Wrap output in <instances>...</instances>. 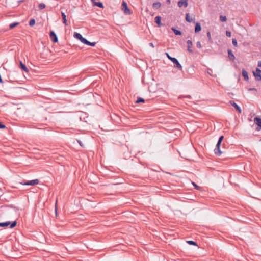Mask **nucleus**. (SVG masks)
I'll return each mask as SVG.
<instances>
[{"label": "nucleus", "instance_id": "nucleus-1", "mask_svg": "<svg viewBox=\"0 0 261 261\" xmlns=\"http://www.w3.org/2000/svg\"><path fill=\"white\" fill-rule=\"evenodd\" d=\"M74 37L80 40L83 43L90 45L91 46H94L96 44V42H90L88 40H87L86 38H84L81 34L78 33L77 32H75L74 33Z\"/></svg>", "mask_w": 261, "mask_h": 261}, {"label": "nucleus", "instance_id": "nucleus-2", "mask_svg": "<svg viewBox=\"0 0 261 261\" xmlns=\"http://www.w3.org/2000/svg\"><path fill=\"white\" fill-rule=\"evenodd\" d=\"M166 55L168 58L174 63L175 68L180 70H182V66L176 58L171 57L168 53H166Z\"/></svg>", "mask_w": 261, "mask_h": 261}, {"label": "nucleus", "instance_id": "nucleus-3", "mask_svg": "<svg viewBox=\"0 0 261 261\" xmlns=\"http://www.w3.org/2000/svg\"><path fill=\"white\" fill-rule=\"evenodd\" d=\"M17 225V222L16 221H13L11 222L10 221H7L5 222H1L0 223V227H5L10 225V228H13Z\"/></svg>", "mask_w": 261, "mask_h": 261}, {"label": "nucleus", "instance_id": "nucleus-4", "mask_svg": "<svg viewBox=\"0 0 261 261\" xmlns=\"http://www.w3.org/2000/svg\"><path fill=\"white\" fill-rule=\"evenodd\" d=\"M39 180L38 179L30 180V181H25L23 180L20 182V184L22 185H26V186H34L39 184Z\"/></svg>", "mask_w": 261, "mask_h": 261}, {"label": "nucleus", "instance_id": "nucleus-5", "mask_svg": "<svg viewBox=\"0 0 261 261\" xmlns=\"http://www.w3.org/2000/svg\"><path fill=\"white\" fill-rule=\"evenodd\" d=\"M121 9L123 12L126 15H130L132 14V12L130 9L128 8L127 6V4L126 2L123 1L121 5Z\"/></svg>", "mask_w": 261, "mask_h": 261}, {"label": "nucleus", "instance_id": "nucleus-6", "mask_svg": "<svg viewBox=\"0 0 261 261\" xmlns=\"http://www.w3.org/2000/svg\"><path fill=\"white\" fill-rule=\"evenodd\" d=\"M253 74L257 81H261V70L256 68L255 71H253Z\"/></svg>", "mask_w": 261, "mask_h": 261}, {"label": "nucleus", "instance_id": "nucleus-7", "mask_svg": "<svg viewBox=\"0 0 261 261\" xmlns=\"http://www.w3.org/2000/svg\"><path fill=\"white\" fill-rule=\"evenodd\" d=\"M49 37L51 41L54 43H57L58 41V37L55 34V33L51 31L49 33Z\"/></svg>", "mask_w": 261, "mask_h": 261}, {"label": "nucleus", "instance_id": "nucleus-8", "mask_svg": "<svg viewBox=\"0 0 261 261\" xmlns=\"http://www.w3.org/2000/svg\"><path fill=\"white\" fill-rule=\"evenodd\" d=\"M187 50L190 54H193V50L192 49V48L193 47V44H192L191 40H187Z\"/></svg>", "mask_w": 261, "mask_h": 261}, {"label": "nucleus", "instance_id": "nucleus-9", "mask_svg": "<svg viewBox=\"0 0 261 261\" xmlns=\"http://www.w3.org/2000/svg\"><path fill=\"white\" fill-rule=\"evenodd\" d=\"M229 102L231 105L235 108L237 111H238L239 113H241L242 110L241 108L234 101L230 100Z\"/></svg>", "mask_w": 261, "mask_h": 261}, {"label": "nucleus", "instance_id": "nucleus-10", "mask_svg": "<svg viewBox=\"0 0 261 261\" xmlns=\"http://www.w3.org/2000/svg\"><path fill=\"white\" fill-rule=\"evenodd\" d=\"M220 145H221L217 144L214 149L215 154L217 156H220L222 153L220 148Z\"/></svg>", "mask_w": 261, "mask_h": 261}, {"label": "nucleus", "instance_id": "nucleus-11", "mask_svg": "<svg viewBox=\"0 0 261 261\" xmlns=\"http://www.w3.org/2000/svg\"><path fill=\"white\" fill-rule=\"evenodd\" d=\"M188 0H180L178 2V6L179 7H181L182 6L187 7L188 6Z\"/></svg>", "mask_w": 261, "mask_h": 261}, {"label": "nucleus", "instance_id": "nucleus-12", "mask_svg": "<svg viewBox=\"0 0 261 261\" xmlns=\"http://www.w3.org/2000/svg\"><path fill=\"white\" fill-rule=\"evenodd\" d=\"M155 22L158 24L159 27L163 26L164 25L161 23V17L157 16L154 18Z\"/></svg>", "mask_w": 261, "mask_h": 261}, {"label": "nucleus", "instance_id": "nucleus-13", "mask_svg": "<svg viewBox=\"0 0 261 261\" xmlns=\"http://www.w3.org/2000/svg\"><path fill=\"white\" fill-rule=\"evenodd\" d=\"M227 53H228V57L230 59V60L234 61V60L235 59V57H234L233 54L232 53V50L231 49H228L227 50Z\"/></svg>", "mask_w": 261, "mask_h": 261}, {"label": "nucleus", "instance_id": "nucleus-14", "mask_svg": "<svg viewBox=\"0 0 261 261\" xmlns=\"http://www.w3.org/2000/svg\"><path fill=\"white\" fill-rule=\"evenodd\" d=\"M186 20L188 22H192L195 20V16H193V18H191L190 16L189 13L186 14Z\"/></svg>", "mask_w": 261, "mask_h": 261}, {"label": "nucleus", "instance_id": "nucleus-15", "mask_svg": "<svg viewBox=\"0 0 261 261\" xmlns=\"http://www.w3.org/2000/svg\"><path fill=\"white\" fill-rule=\"evenodd\" d=\"M95 0H91V1L93 2V5L95 6H97L98 7L100 8H103L104 7H103V4L101 2H95Z\"/></svg>", "mask_w": 261, "mask_h": 261}, {"label": "nucleus", "instance_id": "nucleus-16", "mask_svg": "<svg viewBox=\"0 0 261 261\" xmlns=\"http://www.w3.org/2000/svg\"><path fill=\"white\" fill-rule=\"evenodd\" d=\"M201 30V27L199 22H196L195 27V32L198 33Z\"/></svg>", "mask_w": 261, "mask_h": 261}, {"label": "nucleus", "instance_id": "nucleus-17", "mask_svg": "<svg viewBox=\"0 0 261 261\" xmlns=\"http://www.w3.org/2000/svg\"><path fill=\"white\" fill-rule=\"evenodd\" d=\"M20 67L22 70L24 71L25 72H29V69L26 67V66L24 64L22 63V62L21 61H20Z\"/></svg>", "mask_w": 261, "mask_h": 261}, {"label": "nucleus", "instance_id": "nucleus-18", "mask_svg": "<svg viewBox=\"0 0 261 261\" xmlns=\"http://www.w3.org/2000/svg\"><path fill=\"white\" fill-rule=\"evenodd\" d=\"M242 75L245 81H248L249 80L248 72L245 69L242 70Z\"/></svg>", "mask_w": 261, "mask_h": 261}, {"label": "nucleus", "instance_id": "nucleus-19", "mask_svg": "<svg viewBox=\"0 0 261 261\" xmlns=\"http://www.w3.org/2000/svg\"><path fill=\"white\" fill-rule=\"evenodd\" d=\"M254 122L258 126L261 128V118L255 117L254 118Z\"/></svg>", "mask_w": 261, "mask_h": 261}, {"label": "nucleus", "instance_id": "nucleus-20", "mask_svg": "<svg viewBox=\"0 0 261 261\" xmlns=\"http://www.w3.org/2000/svg\"><path fill=\"white\" fill-rule=\"evenodd\" d=\"M61 16H62V19H63V23L65 25H68L67 21V19H66V16L65 13H64L63 12H61Z\"/></svg>", "mask_w": 261, "mask_h": 261}, {"label": "nucleus", "instance_id": "nucleus-21", "mask_svg": "<svg viewBox=\"0 0 261 261\" xmlns=\"http://www.w3.org/2000/svg\"><path fill=\"white\" fill-rule=\"evenodd\" d=\"M161 7V3L159 2L154 3L152 5V7L154 9H158Z\"/></svg>", "mask_w": 261, "mask_h": 261}, {"label": "nucleus", "instance_id": "nucleus-22", "mask_svg": "<svg viewBox=\"0 0 261 261\" xmlns=\"http://www.w3.org/2000/svg\"><path fill=\"white\" fill-rule=\"evenodd\" d=\"M172 30L173 31L176 35H181L182 33L180 31L174 28H172Z\"/></svg>", "mask_w": 261, "mask_h": 261}, {"label": "nucleus", "instance_id": "nucleus-23", "mask_svg": "<svg viewBox=\"0 0 261 261\" xmlns=\"http://www.w3.org/2000/svg\"><path fill=\"white\" fill-rule=\"evenodd\" d=\"M19 24V22H13L12 23H11L9 25V28L10 29H12L14 28L15 27H17V25H18Z\"/></svg>", "mask_w": 261, "mask_h": 261}, {"label": "nucleus", "instance_id": "nucleus-24", "mask_svg": "<svg viewBox=\"0 0 261 261\" xmlns=\"http://www.w3.org/2000/svg\"><path fill=\"white\" fill-rule=\"evenodd\" d=\"M144 102H145V100L143 98L139 97L137 98L136 103H141V102L144 103Z\"/></svg>", "mask_w": 261, "mask_h": 261}, {"label": "nucleus", "instance_id": "nucleus-25", "mask_svg": "<svg viewBox=\"0 0 261 261\" xmlns=\"http://www.w3.org/2000/svg\"><path fill=\"white\" fill-rule=\"evenodd\" d=\"M35 20L34 19H31L29 21V25L33 27L35 24Z\"/></svg>", "mask_w": 261, "mask_h": 261}, {"label": "nucleus", "instance_id": "nucleus-26", "mask_svg": "<svg viewBox=\"0 0 261 261\" xmlns=\"http://www.w3.org/2000/svg\"><path fill=\"white\" fill-rule=\"evenodd\" d=\"M224 139V136H221L219 139H218V141L217 142V144H219V145H221V143H222V141H223Z\"/></svg>", "mask_w": 261, "mask_h": 261}, {"label": "nucleus", "instance_id": "nucleus-27", "mask_svg": "<svg viewBox=\"0 0 261 261\" xmlns=\"http://www.w3.org/2000/svg\"><path fill=\"white\" fill-rule=\"evenodd\" d=\"M220 20L222 22H225L227 20V18L226 16L221 15L220 16Z\"/></svg>", "mask_w": 261, "mask_h": 261}, {"label": "nucleus", "instance_id": "nucleus-28", "mask_svg": "<svg viewBox=\"0 0 261 261\" xmlns=\"http://www.w3.org/2000/svg\"><path fill=\"white\" fill-rule=\"evenodd\" d=\"M45 5L44 3H40L38 5V7L40 10L43 9L45 8Z\"/></svg>", "mask_w": 261, "mask_h": 261}, {"label": "nucleus", "instance_id": "nucleus-29", "mask_svg": "<svg viewBox=\"0 0 261 261\" xmlns=\"http://www.w3.org/2000/svg\"><path fill=\"white\" fill-rule=\"evenodd\" d=\"M187 243L190 245H194V246L197 245V243L195 241H189L187 242Z\"/></svg>", "mask_w": 261, "mask_h": 261}, {"label": "nucleus", "instance_id": "nucleus-30", "mask_svg": "<svg viewBox=\"0 0 261 261\" xmlns=\"http://www.w3.org/2000/svg\"><path fill=\"white\" fill-rule=\"evenodd\" d=\"M232 44L237 47V45H238V43H237V41L236 39H232Z\"/></svg>", "mask_w": 261, "mask_h": 261}, {"label": "nucleus", "instance_id": "nucleus-31", "mask_svg": "<svg viewBox=\"0 0 261 261\" xmlns=\"http://www.w3.org/2000/svg\"><path fill=\"white\" fill-rule=\"evenodd\" d=\"M192 185L194 186L195 188L197 190H200V187L197 185L195 182H192Z\"/></svg>", "mask_w": 261, "mask_h": 261}, {"label": "nucleus", "instance_id": "nucleus-32", "mask_svg": "<svg viewBox=\"0 0 261 261\" xmlns=\"http://www.w3.org/2000/svg\"><path fill=\"white\" fill-rule=\"evenodd\" d=\"M196 46L197 48H201V44L200 41H198L196 43Z\"/></svg>", "mask_w": 261, "mask_h": 261}, {"label": "nucleus", "instance_id": "nucleus-33", "mask_svg": "<svg viewBox=\"0 0 261 261\" xmlns=\"http://www.w3.org/2000/svg\"><path fill=\"white\" fill-rule=\"evenodd\" d=\"M231 32L230 31H226V36L230 37L231 36Z\"/></svg>", "mask_w": 261, "mask_h": 261}, {"label": "nucleus", "instance_id": "nucleus-34", "mask_svg": "<svg viewBox=\"0 0 261 261\" xmlns=\"http://www.w3.org/2000/svg\"><path fill=\"white\" fill-rule=\"evenodd\" d=\"M207 37L208 38V40H211V33L210 32L208 31L207 32Z\"/></svg>", "mask_w": 261, "mask_h": 261}, {"label": "nucleus", "instance_id": "nucleus-35", "mask_svg": "<svg viewBox=\"0 0 261 261\" xmlns=\"http://www.w3.org/2000/svg\"><path fill=\"white\" fill-rule=\"evenodd\" d=\"M5 127L6 126L2 123L0 122V129L5 128Z\"/></svg>", "mask_w": 261, "mask_h": 261}, {"label": "nucleus", "instance_id": "nucleus-36", "mask_svg": "<svg viewBox=\"0 0 261 261\" xmlns=\"http://www.w3.org/2000/svg\"><path fill=\"white\" fill-rule=\"evenodd\" d=\"M212 72V70L210 68H208L207 69V73L210 74L211 76H212L211 73Z\"/></svg>", "mask_w": 261, "mask_h": 261}, {"label": "nucleus", "instance_id": "nucleus-37", "mask_svg": "<svg viewBox=\"0 0 261 261\" xmlns=\"http://www.w3.org/2000/svg\"><path fill=\"white\" fill-rule=\"evenodd\" d=\"M57 200H56V206H55V212H56V216L57 215Z\"/></svg>", "mask_w": 261, "mask_h": 261}, {"label": "nucleus", "instance_id": "nucleus-38", "mask_svg": "<svg viewBox=\"0 0 261 261\" xmlns=\"http://www.w3.org/2000/svg\"><path fill=\"white\" fill-rule=\"evenodd\" d=\"M149 45L150 46H151V47H152L153 48L154 47L153 43H152V42L149 43Z\"/></svg>", "mask_w": 261, "mask_h": 261}, {"label": "nucleus", "instance_id": "nucleus-39", "mask_svg": "<svg viewBox=\"0 0 261 261\" xmlns=\"http://www.w3.org/2000/svg\"><path fill=\"white\" fill-rule=\"evenodd\" d=\"M249 91H253V90L256 91V90L255 88H252L249 89Z\"/></svg>", "mask_w": 261, "mask_h": 261}, {"label": "nucleus", "instance_id": "nucleus-40", "mask_svg": "<svg viewBox=\"0 0 261 261\" xmlns=\"http://www.w3.org/2000/svg\"><path fill=\"white\" fill-rule=\"evenodd\" d=\"M258 66L261 67V61L258 62Z\"/></svg>", "mask_w": 261, "mask_h": 261}, {"label": "nucleus", "instance_id": "nucleus-41", "mask_svg": "<svg viewBox=\"0 0 261 261\" xmlns=\"http://www.w3.org/2000/svg\"><path fill=\"white\" fill-rule=\"evenodd\" d=\"M184 97L190 98H191V96L190 95H187V96H184Z\"/></svg>", "mask_w": 261, "mask_h": 261}, {"label": "nucleus", "instance_id": "nucleus-42", "mask_svg": "<svg viewBox=\"0 0 261 261\" xmlns=\"http://www.w3.org/2000/svg\"><path fill=\"white\" fill-rule=\"evenodd\" d=\"M167 2L168 3H170V0H167Z\"/></svg>", "mask_w": 261, "mask_h": 261}, {"label": "nucleus", "instance_id": "nucleus-43", "mask_svg": "<svg viewBox=\"0 0 261 261\" xmlns=\"http://www.w3.org/2000/svg\"><path fill=\"white\" fill-rule=\"evenodd\" d=\"M23 1H24L23 0H22V1H20V3L23 2Z\"/></svg>", "mask_w": 261, "mask_h": 261}]
</instances>
